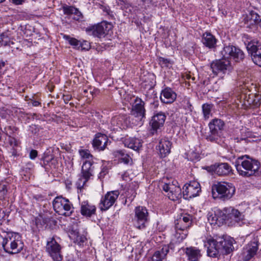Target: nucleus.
<instances>
[{
    "label": "nucleus",
    "mask_w": 261,
    "mask_h": 261,
    "mask_svg": "<svg viewBox=\"0 0 261 261\" xmlns=\"http://www.w3.org/2000/svg\"><path fill=\"white\" fill-rule=\"evenodd\" d=\"M236 167L239 175L243 177L255 175L260 168L259 163L247 156L239 157L236 163Z\"/></svg>",
    "instance_id": "obj_1"
},
{
    "label": "nucleus",
    "mask_w": 261,
    "mask_h": 261,
    "mask_svg": "<svg viewBox=\"0 0 261 261\" xmlns=\"http://www.w3.org/2000/svg\"><path fill=\"white\" fill-rule=\"evenodd\" d=\"M2 245L5 251L9 254L18 253L23 248V243L20 236L16 233H7L3 238Z\"/></svg>",
    "instance_id": "obj_2"
},
{
    "label": "nucleus",
    "mask_w": 261,
    "mask_h": 261,
    "mask_svg": "<svg viewBox=\"0 0 261 261\" xmlns=\"http://www.w3.org/2000/svg\"><path fill=\"white\" fill-rule=\"evenodd\" d=\"M235 188L229 182H218L212 186V194L214 198H219L223 200L230 199L235 193Z\"/></svg>",
    "instance_id": "obj_3"
},
{
    "label": "nucleus",
    "mask_w": 261,
    "mask_h": 261,
    "mask_svg": "<svg viewBox=\"0 0 261 261\" xmlns=\"http://www.w3.org/2000/svg\"><path fill=\"white\" fill-rule=\"evenodd\" d=\"M53 205L55 211L60 215L69 217L73 212L72 203L62 196L56 197L53 201Z\"/></svg>",
    "instance_id": "obj_4"
},
{
    "label": "nucleus",
    "mask_w": 261,
    "mask_h": 261,
    "mask_svg": "<svg viewBox=\"0 0 261 261\" xmlns=\"http://www.w3.org/2000/svg\"><path fill=\"white\" fill-rule=\"evenodd\" d=\"M211 69L215 75L229 73L232 70V66L228 59L222 58L215 60L211 63Z\"/></svg>",
    "instance_id": "obj_5"
},
{
    "label": "nucleus",
    "mask_w": 261,
    "mask_h": 261,
    "mask_svg": "<svg viewBox=\"0 0 261 261\" xmlns=\"http://www.w3.org/2000/svg\"><path fill=\"white\" fill-rule=\"evenodd\" d=\"M113 26L111 22L103 21L97 25L89 27L86 29L87 33L95 37H105L111 31Z\"/></svg>",
    "instance_id": "obj_6"
},
{
    "label": "nucleus",
    "mask_w": 261,
    "mask_h": 261,
    "mask_svg": "<svg viewBox=\"0 0 261 261\" xmlns=\"http://www.w3.org/2000/svg\"><path fill=\"white\" fill-rule=\"evenodd\" d=\"M148 212L144 206H138L135 209V217L133 219L134 225L139 229L145 228L148 221Z\"/></svg>",
    "instance_id": "obj_7"
},
{
    "label": "nucleus",
    "mask_w": 261,
    "mask_h": 261,
    "mask_svg": "<svg viewBox=\"0 0 261 261\" xmlns=\"http://www.w3.org/2000/svg\"><path fill=\"white\" fill-rule=\"evenodd\" d=\"M225 123L219 119H214L209 123L210 129V134L207 139L211 142L217 140L221 135V132L224 129Z\"/></svg>",
    "instance_id": "obj_8"
},
{
    "label": "nucleus",
    "mask_w": 261,
    "mask_h": 261,
    "mask_svg": "<svg viewBox=\"0 0 261 261\" xmlns=\"http://www.w3.org/2000/svg\"><path fill=\"white\" fill-rule=\"evenodd\" d=\"M183 198L189 200L199 195L201 192L200 184L195 180L186 183L182 188Z\"/></svg>",
    "instance_id": "obj_9"
},
{
    "label": "nucleus",
    "mask_w": 261,
    "mask_h": 261,
    "mask_svg": "<svg viewBox=\"0 0 261 261\" xmlns=\"http://www.w3.org/2000/svg\"><path fill=\"white\" fill-rule=\"evenodd\" d=\"M61 247L54 237L49 239L47 242L46 250L54 261H62Z\"/></svg>",
    "instance_id": "obj_10"
},
{
    "label": "nucleus",
    "mask_w": 261,
    "mask_h": 261,
    "mask_svg": "<svg viewBox=\"0 0 261 261\" xmlns=\"http://www.w3.org/2000/svg\"><path fill=\"white\" fill-rule=\"evenodd\" d=\"M119 195L118 191L108 192L101 198L99 208L102 211H106L110 208L115 202Z\"/></svg>",
    "instance_id": "obj_11"
},
{
    "label": "nucleus",
    "mask_w": 261,
    "mask_h": 261,
    "mask_svg": "<svg viewBox=\"0 0 261 261\" xmlns=\"http://www.w3.org/2000/svg\"><path fill=\"white\" fill-rule=\"evenodd\" d=\"M221 54L224 58L228 59L230 57L235 62H240L244 58L243 52L240 49L232 45L224 46L221 51Z\"/></svg>",
    "instance_id": "obj_12"
},
{
    "label": "nucleus",
    "mask_w": 261,
    "mask_h": 261,
    "mask_svg": "<svg viewBox=\"0 0 261 261\" xmlns=\"http://www.w3.org/2000/svg\"><path fill=\"white\" fill-rule=\"evenodd\" d=\"M145 102L140 98L136 97L133 105L131 114L141 121L145 117Z\"/></svg>",
    "instance_id": "obj_13"
},
{
    "label": "nucleus",
    "mask_w": 261,
    "mask_h": 261,
    "mask_svg": "<svg viewBox=\"0 0 261 261\" xmlns=\"http://www.w3.org/2000/svg\"><path fill=\"white\" fill-rule=\"evenodd\" d=\"M258 250V242L256 240L250 242L244 248L242 253L244 261H248L253 257Z\"/></svg>",
    "instance_id": "obj_14"
},
{
    "label": "nucleus",
    "mask_w": 261,
    "mask_h": 261,
    "mask_svg": "<svg viewBox=\"0 0 261 261\" xmlns=\"http://www.w3.org/2000/svg\"><path fill=\"white\" fill-rule=\"evenodd\" d=\"M215 173L219 176H226L232 172L231 167L227 163H222L211 167Z\"/></svg>",
    "instance_id": "obj_15"
},
{
    "label": "nucleus",
    "mask_w": 261,
    "mask_h": 261,
    "mask_svg": "<svg viewBox=\"0 0 261 261\" xmlns=\"http://www.w3.org/2000/svg\"><path fill=\"white\" fill-rule=\"evenodd\" d=\"M224 216L221 219L224 220L227 218V215L230 216V217H233L235 221L239 222L244 219V215L238 210L232 207H225L223 209Z\"/></svg>",
    "instance_id": "obj_16"
},
{
    "label": "nucleus",
    "mask_w": 261,
    "mask_h": 261,
    "mask_svg": "<svg viewBox=\"0 0 261 261\" xmlns=\"http://www.w3.org/2000/svg\"><path fill=\"white\" fill-rule=\"evenodd\" d=\"M108 141V138L107 135L98 133L93 140L92 145L94 148H96L99 150H103L107 145Z\"/></svg>",
    "instance_id": "obj_17"
},
{
    "label": "nucleus",
    "mask_w": 261,
    "mask_h": 261,
    "mask_svg": "<svg viewBox=\"0 0 261 261\" xmlns=\"http://www.w3.org/2000/svg\"><path fill=\"white\" fill-rule=\"evenodd\" d=\"M165 119L166 116L164 113L162 112L157 113L152 117L150 121V125L153 130H156L163 126Z\"/></svg>",
    "instance_id": "obj_18"
},
{
    "label": "nucleus",
    "mask_w": 261,
    "mask_h": 261,
    "mask_svg": "<svg viewBox=\"0 0 261 261\" xmlns=\"http://www.w3.org/2000/svg\"><path fill=\"white\" fill-rule=\"evenodd\" d=\"M96 207L87 201H83L81 205V213L83 216L90 217L95 214Z\"/></svg>",
    "instance_id": "obj_19"
},
{
    "label": "nucleus",
    "mask_w": 261,
    "mask_h": 261,
    "mask_svg": "<svg viewBox=\"0 0 261 261\" xmlns=\"http://www.w3.org/2000/svg\"><path fill=\"white\" fill-rule=\"evenodd\" d=\"M207 254L211 257H216L220 251V241L217 242L213 239H210L207 242Z\"/></svg>",
    "instance_id": "obj_20"
},
{
    "label": "nucleus",
    "mask_w": 261,
    "mask_h": 261,
    "mask_svg": "<svg viewBox=\"0 0 261 261\" xmlns=\"http://www.w3.org/2000/svg\"><path fill=\"white\" fill-rule=\"evenodd\" d=\"M176 94L170 88H165L162 91L160 96L161 101L165 103H169L174 101Z\"/></svg>",
    "instance_id": "obj_21"
},
{
    "label": "nucleus",
    "mask_w": 261,
    "mask_h": 261,
    "mask_svg": "<svg viewBox=\"0 0 261 261\" xmlns=\"http://www.w3.org/2000/svg\"><path fill=\"white\" fill-rule=\"evenodd\" d=\"M174 240L172 239L169 246H164L161 250L156 251L152 257V261H162L163 259L168 253L169 252V248L170 247L172 248V246L174 244Z\"/></svg>",
    "instance_id": "obj_22"
},
{
    "label": "nucleus",
    "mask_w": 261,
    "mask_h": 261,
    "mask_svg": "<svg viewBox=\"0 0 261 261\" xmlns=\"http://www.w3.org/2000/svg\"><path fill=\"white\" fill-rule=\"evenodd\" d=\"M246 48L251 57H258L261 55V43L258 41H251L249 42Z\"/></svg>",
    "instance_id": "obj_23"
},
{
    "label": "nucleus",
    "mask_w": 261,
    "mask_h": 261,
    "mask_svg": "<svg viewBox=\"0 0 261 261\" xmlns=\"http://www.w3.org/2000/svg\"><path fill=\"white\" fill-rule=\"evenodd\" d=\"M202 42L206 47L209 48H214L216 46L217 40L211 33L205 32L203 34Z\"/></svg>",
    "instance_id": "obj_24"
},
{
    "label": "nucleus",
    "mask_w": 261,
    "mask_h": 261,
    "mask_svg": "<svg viewBox=\"0 0 261 261\" xmlns=\"http://www.w3.org/2000/svg\"><path fill=\"white\" fill-rule=\"evenodd\" d=\"M233 240L231 238L224 239L220 241V251L222 253L229 254L233 250Z\"/></svg>",
    "instance_id": "obj_25"
},
{
    "label": "nucleus",
    "mask_w": 261,
    "mask_h": 261,
    "mask_svg": "<svg viewBox=\"0 0 261 261\" xmlns=\"http://www.w3.org/2000/svg\"><path fill=\"white\" fill-rule=\"evenodd\" d=\"M124 144L125 146L135 151H138L142 145V141L136 138L125 139L124 141Z\"/></svg>",
    "instance_id": "obj_26"
},
{
    "label": "nucleus",
    "mask_w": 261,
    "mask_h": 261,
    "mask_svg": "<svg viewBox=\"0 0 261 261\" xmlns=\"http://www.w3.org/2000/svg\"><path fill=\"white\" fill-rule=\"evenodd\" d=\"M171 143L166 139H162L159 144L158 149L162 158L165 157L170 152Z\"/></svg>",
    "instance_id": "obj_27"
},
{
    "label": "nucleus",
    "mask_w": 261,
    "mask_h": 261,
    "mask_svg": "<svg viewBox=\"0 0 261 261\" xmlns=\"http://www.w3.org/2000/svg\"><path fill=\"white\" fill-rule=\"evenodd\" d=\"M64 13L66 15H73V18L76 20H80L83 18L82 13L75 7L65 6L63 7Z\"/></svg>",
    "instance_id": "obj_28"
},
{
    "label": "nucleus",
    "mask_w": 261,
    "mask_h": 261,
    "mask_svg": "<svg viewBox=\"0 0 261 261\" xmlns=\"http://www.w3.org/2000/svg\"><path fill=\"white\" fill-rule=\"evenodd\" d=\"M93 162L91 160L86 161L82 167L81 174L86 178H90L93 176Z\"/></svg>",
    "instance_id": "obj_29"
},
{
    "label": "nucleus",
    "mask_w": 261,
    "mask_h": 261,
    "mask_svg": "<svg viewBox=\"0 0 261 261\" xmlns=\"http://www.w3.org/2000/svg\"><path fill=\"white\" fill-rule=\"evenodd\" d=\"M14 44L10 31L3 32L0 35V46H11Z\"/></svg>",
    "instance_id": "obj_30"
},
{
    "label": "nucleus",
    "mask_w": 261,
    "mask_h": 261,
    "mask_svg": "<svg viewBox=\"0 0 261 261\" xmlns=\"http://www.w3.org/2000/svg\"><path fill=\"white\" fill-rule=\"evenodd\" d=\"M185 252L191 261H198L201 256L200 250L194 247L187 248Z\"/></svg>",
    "instance_id": "obj_31"
},
{
    "label": "nucleus",
    "mask_w": 261,
    "mask_h": 261,
    "mask_svg": "<svg viewBox=\"0 0 261 261\" xmlns=\"http://www.w3.org/2000/svg\"><path fill=\"white\" fill-rule=\"evenodd\" d=\"M127 116L119 115L112 118L111 123L113 125L117 126L120 128H123L126 125Z\"/></svg>",
    "instance_id": "obj_32"
},
{
    "label": "nucleus",
    "mask_w": 261,
    "mask_h": 261,
    "mask_svg": "<svg viewBox=\"0 0 261 261\" xmlns=\"http://www.w3.org/2000/svg\"><path fill=\"white\" fill-rule=\"evenodd\" d=\"M181 106L182 107L183 110L185 112H182V114H185L186 116H182V119H185L186 121H188V116L191 115V113L192 111V105L190 103L189 98L187 97H185L184 99L182 100Z\"/></svg>",
    "instance_id": "obj_33"
},
{
    "label": "nucleus",
    "mask_w": 261,
    "mask_h": 261,
    "mask_svg": "<svg viewBox=\"0 0 261 261\" xmlns=\"http://www.w3.org/2000/svg\"><path fill=\"white\" fill-rule=\"evenodd\" d=\"M246 21L250 25H253L258 23L260 24V16L255 12L251 11L247 15Z\"/></svg>",
    "instance_id": "obj_34"
},
{
    "label": "nucleus",
    "mask_w": 261,
    "mask_h": 261,
    "mask_svg": "<svg viewBox=\"0 0 261 261\" xmlns=\"http://www.w3.org/2000/svg\"><path fill=\"white\" fill-rule=\"evenodd\" d=\"M222 213V217L224 216L223 210H217L213 213H209L207 215V220L211 224H217V221L219 220V217L218 215H221Z\"/></svg>",
    "instance_id": "obj_35"
},
{
    "label": "nucleus",
    "mask_w": 261,
    "mask_h": 261,
    "mask_svg": "<svg viewBox=\"0 0 261 261\" xmlns=\"http://www.w3.org/2000/svg\"><path fill=\"white\" fill-rule=\"evenodd\" d=\"M116 156H120L121 157L119 159V162L120 163H123L125 164H128L132 159L128 154H125L124 152L122 150H118L114 152Z\"/></svg>",
    "instance_id": "obj_36"
},
{
    "label": "nucleus",
    "mask_w": 261,
    "mask_h": 261,
    "mask_svg": "<svg viewBox=\"0 0 261 261\" xmlns=\"http://www.w3.org/2000/svg\"><path fill=\"white\" fill-rule=\"evenodd\" d=\"M213 105L212 104L204 103L202 105V112L204 119H208L211 115V111Z\"/></svg>",
    "instance_id": "obj_37"
},
{
    "label": "nucleus",
    "mask_w": 261,
    "mask_h": 261,
    "mask_svg": "<svg viewBox=\"0 0 261 261\" xmlns=\"http://www.w3.org/2000/svg\"><path fill=\"white\" fill-rule=\"evenodd\" d=\"M181 217L182 223L184 224H182L181 227L184 228H189L192 224V216L188 214H186L184 216L180 215V220L181 219Z\"/></svg>",
    "instance_id": "obj_38"
},
{
    "label": "nucleus",
    "mask_w": 261,
    "mask_h": 261,
    "mask_svg": "<svg viewBox=\"0 0 261 261\" xmlns=\"http://www.w3.org/2000/svg\"><path fill=\"white\" fill-rule=\"evenodd\" d=\"M89 179L90 178H86V177L83 176V175L81 174V176L76 182L77 188L79 189H82Z\"/></svg>",
    "instance_id": "obj_39"
},
{
    "label": "nucleus",
    "mask_w": 261,
    "mask_h": 261,
    "mask_svg": "<svg viewBox=\"0 0 261 261\" xmlns=\"http://www.w3.org/2000/svg\"><path fill=\"white\" fill-rule=\"evenodd\" d=\"M64 38L67 40L69 44L71 45L74 46L75 47H78L79 45H80V42L76 39L74 38H71L68 35H64Z\"/></svg>",
    "instance_id": "obj_40"
},
{
    "label": "nucleus",
    "mask_w": 261,
    "mask_h": 261,
    "mask_svg": "<svg viewBox=\"0 0 261 261\" xmlns=\"http://www.w3.org/2000/svg\"><path fill=\"white\" fill-rule=\"evenodd\" d=\"M79 153L82 158L84 159L92 160L93 157L92 155L90 154L88 150L82 149L79 150Z\"/></svg>",
    "instance_id": "obj_41"
},
{
    "label": "nucleus",
    "mask_w": 261,
    "mask_h": 261,
    "mask_svg": "<svg viewBox=\"0 0 261 261\" xmlns=\"http://www.w3.org/2000/svg\"><path fill=\"white\" fill-rule=\"evenodd\" d=\"M198 154L194 151L189 152L186 153V158L188 160L194 161L198 159Z\"/></svg>",
    "instance_id": "obj_42"
},
{
    "label": "nucleus",
    "mask_w": 261,
    "mask_h": 261,
    "mask_svg": "<svg viewBox=\"0 0 261 261\" xmlns=\"http://www.w3.org/2000/svg\"><path fill=\"white\" fill-rule=\"evenodd\" d=\"M7 193V186L6 185H0V200L4 199Z\"/></svg>",
    "instance_id": "obj_43"
},
{
    "label": "nucleus",
    "mask_w": 261,
    "mask_h": 261,
    "mask_svg": "<svg viewBox=\"0 0 261 261\" xmlns=\"http://www.w3.org/2000/svg\"><path fill=\"white\" fill-rule=\"evenodd\" d=\"M100 8L102 9L103 12L106 13V15H108L110 17H113L112 12L111 11L109 7L101 5Z\"/></svg>",
    "instance_id": "obj_44"
},
{
    "label": "nucleus",
    "mask_w": 261,
    "mask_h": 261,
    "mask_svg": "<svg viewBox=\"0 0 261 261\" xmlns=\"http://www.w3.org/2000/svg\"><path fill=\"white\" fill-rule=\"evenodd\" d=\"M10 145L13 147H17L18 145L17 140L14 138H10L9 140Z\"/></svg>",
    "instance_id": "obj_45"
},
{
    "label": "nucleus",
    "mask_w": 261,
    "mask_h": 261,
    "mask_svg": "<svg viewBox=\"0 0 261 261\" xmlns=\"http://www.w3.org/2000/svg\"><path fill=\"white\" fill-rule=\"evenodd\" d=\"M159 63L161 65V66H167L168 64L169 63V61L167 59H165L162 57H160L159 59Z\"/></svg>",
    "instance_id": "obj_46"
},
{
    "label": "nucleus",
    "mask_w": 261,
    "mask_h": 261,
    "mask_svg": "<svg viewBox=\"0 0 261 261\" xmlns=\"http://www.w3.org/2000/svg\"><path fill=\"white\" fill-rule=\"evenodd\" d=\"M187 228H184L182 227H180V231H182V233H180V238L181 239H185L188 236V232L187 230Z\"/></svg>",
    "instance_id": "obj_47"
},
{
    "label": "nucleus",
    "mask_w": 261,
    "mask_h": 261,
    "mask_svg": "<svg viewBox=\"0 0 261 261\" xmlns=\"http://www.w3.org/2000/svg\"><path fill=\"white\" fill-rule=\"evenodd\" d=\"M252 59L255 64L261 67V55L258 57H252Z\"/></svg>",
    "instance_id": "obj_48"
},
{
    "label": "nucleus",
    "mask_w": 261,
    "mask_h": 261,
    "mask_svg": "<svg viewBox=\"0 0 261 261\" xmlns=\"http://www.w3.org/2000/svg\"><path fill=\"white\" fill-rule=\"evenodd\" d=\"M37 155H38L37 151L36 150L33 149L30 152L29 157L31 160H34L37 156Z\"/></svg>",
    "instance_id": "obj_49"
},
{
    "label": "nucleus",
    "mask_w": 261,
    "mask_h": 261,
    "mask_svg": "<svg viewBox=\"0 0 261 261\" xmlns=\"http://www.w3.org/2000/svg\"><path fill=\"white\" fill-rule=\"evenodd\" d=\"M191 77V75L189 73L185 72L181 75V78L184 80H189Z\"/></svg>",
    "instance_id": "obj_50"
},
{
    "label": "nucleus",
    "mask_w": 261,
    "mask_h": 261,
    "mask_svg": "<svg viewBox=\"0 0 261 261\" xmlns=\"http://www.w3.org/2000/svg\"><path fill=\"white\" fill-rule=\"evenodd\" d=\"M170 192L171 193V195L169 196L170 199L173 201L178 199V196H176V194H174L172 191H170Z\"/></svg>",
    "instance_id": "obj_51"
},
{
    "label": "nucleus",
    "mask_w": 261,
    "mask_h": 261,
    "mask_svg": "<svg viewBox=\"0 0 261 261\" xmlns=\"http://www.w3.org/2000/svg\"><path fill=\"white\" fill-rule=\"evenodd\" d=\"M171 189V187H170L169 185L167 184H164V185L163 186V189L165 192H168V191H170Z\"/></svg>",
    "instance_id": "obj_52"
},
{
    "label": "nucleus",
    "mask_w": 261,
    "mask_h": 261,
    "mask_svg": "<svg viewBox=\"0 0 261 261\" xmlns=\"http://www.w3.org/2000/svg\"><path fill=\"white\" fill-rule=\"evenodd\" d=\"M71 96L69 95H63V99L66 103H68V102L71 99Z\"/></svg>",
    "instance_id": "obj_53"
},
{
    "label": "nucleus",
    "mask_w": 261,
    "mask_h": 261,
    "mask_svg": "<svg viewBox=\"0 0 261 261\" xmlns=\"http://www.w3.org/2000/svg\"><path fill=\"white\" fill-rule=\"evenodd\" d=\"M31 103L34 107H38L41 105L39 101L35 100H31Z\"/></svg>",
    "instance_id": "obj_54"
},
{
    "label": "nucleus",
    "mask_w": 261,
    "mask_h": 261,
    "mask_svg": "<svg viewBox=\"0 0 261 261\" xmlns=\"http://www.w3.org/2000/svg\"><path fill=\"white\" fill-rule=\"evenodd\" d=\"M13 3L16 5H20L23 2V0H12Z\"/></svg>",
    "instance_id": "obj_55"
},
{
    "label": "nucleus",
    "mask_w": 261,
    "mask_h": 261,
    "mask_svg": "<svg viewBox=\"0 0 261 261\" xmlns=\"http://www.w3.org/2000/svg\"><path fill=\"white\" fill-rule=\"evenodd\" d=\"M12 154L14 156H16L17 155V150H16V149H15L14 148H13V151L12 152Z\"/></svg>",
    "instance_id": "obj_56"
},
{
    "label": "nucleus",
    "mask_w": 261,
    "mask_h": 261,
    "mask_svg": "<svg viewBox=\"0 0 261 261\" xmlns=\"http://www.w3.org/2000/svg\"><path fill=\"white\" fill-rule=\"evenodd\" d=\"M5 66V63L3 61H0V70L2 67Z\"/></svg>",
    "instance_id": "obj_57"
},
{
    "label": "nucleus",
    "mask_w": 261,
    "mask_h": 261,
    "mask_svg": "<svg viewBox=\"0 0 261 261\" xmlns=\"http://www.w3.org/2000/svg\"><path fill=\"white\" fill-rule=\"evenodd\" d=\"M178 224V223L177 222V223H175V229H176V231L177 232V225Z\"/></svg>",
    "instance_id": "obj_58"
},
{
    "label": "nucleus",
    "mask_w": 261,
    "mask_h": 261,
    "mask_svg": "<svg viewBox=\"0 0 261 261\" xmlns=\"http://www.w3.org/2000/svg\"><path fill=\"white\" fill-rule=\"evenodd\" d=\"M175 243L177 244V245L178 244V241L177 240V241H175Z\"/></svg>",
    "instance_id": "obj_59"
},
{
    "label": "nucleus",
    "mask_w": 261,
    "mask_h": 261,
    "mask_svg": "<svg viewBox=\"0 0 261 261\" xmlns=\"http://www.w3.org/2000/svg\"><path fill=\"white\" fill-rule=\"evenodd\" d=\"M5 0H0V3H3V2H4Z\"/></svg>",
    "instance_id": "obj_60"
},
{
    "label": "nucleus",
    "mask_w": 261,
    "mask_h": 261,
    "mask_svg": "<svg viewBox=\"0 0 261 261\" xmlns=\"http://www.w3.org/2000/svg\"><path fill=\"white\" fill-rule=\"evenodd\" d=\"M84 92H85V93L87 92V90H84Z\"/></svg>",
    "instance_id": "obj_61"
}]
</instances>
